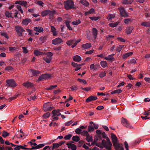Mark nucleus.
<instances>
[{
	"label": "nucleus",
	"mask_w": 150,
	"mask_h": 150,
	"mask_svg": "<svg viewBox=\"0 0 150 150\" xmlns=\"http://www.w3.org/2000/svg\"><path fill=\"white\" fill-rule=\"evenodd\" d=\"M64 7L67 10L71 9L74 8V2L72 0H67L64 3Z\"/></svg>",
	"instance_id": "1"
},
{
	"label": "nucleus",
	"mask_w": 150,
	"mask_h": 150,
	"mask_svg": "<svg viewBox=\"0 0 150 150\" xmlns=\"http://www.w3.org/2000/svg\"><path fill=\"white\" fill-rule=\"evenodd\" d=\"M102 144L103 147L106 148L108 150H111L112 144L109 139L108 138L107 139V142L104 139L102 140Z\"/></svg>",
	"instance_id": "2"
},
{
	"label": "nucleus",
	"mask_w": 150,
	"mask_h": 150,
	"mask_svg": "<svg viewBox=\"0 0 150 150\" xmlns=\"http://www.w3.org/2000/svg\"><path fill=\"white\" fill-rule=\"evenodd\" d=\"M6 85L8 87L12 88L15 87L17 86V84L15 80L12 79H6Z\"/></svg>",
	"instance_id": "3"
},
{
	"label": "nucleus",
	"mask_w": 150,
	"mask_h": 150,
	"mask_svg": "<svg viewBox=\"0 0 150 150\" xmlns=\"http://www.w3.org/2000/svg\"><path fill=\"white\" fill-rule=\"evenodd\" d=\"M111 138L112 142L115 148L117 149L118 146L121 145L118 142L117 138L116 136L114 134H111Z\"/></svg>",
	"instance_id": "4"
},
{
	"label": "nucleus",
	"mask_w": 150,
	"mask_h": 150,
	"mask_svg": "<svg viewBox=\"0 0 150 150\" xmlns=\"http://www.w3.org/2000/svg\"><path fill=\"white\" fill-rule=\"evenodd\" d=\"M46 57H44L43 59L46 63H49L52 60L53 54L50 52H48L46 54Z\"/></svg>",
	"instance_id": "5"
},
{
	"label": "nucleus",
	"mask_w": 150,
	"mask_h": 150,
	"mask_svg": "<svg viewBox=\"0 0 150 150\" xmlns=\"http://www.w3.org/2000/svg\"><path fill=\"white\" fill-rule=\"evenodd\" d=\"M121 123L122 125L127 128L131 129L133 128L128 121L126 119L122 118L121 120Z\"/></svg>",
	"instance_id": "6"
},
{
	"label": "nucleus",
	"mask_w": 150,
	"mask_h": 150,
	"mask_svg": "<svg viewBox=\"0 0 150 150\" xmlns=\"http://www.w3.org/2000/svg\"><path fill=\"white\" fill-rule=\"evenodd\" d=\"M15 28L18 35L19 36H22L23 32L25 31L19 25L16 26Z\"/></svg>",
	"instance_id": "7"
},
{
	"label": "nucleus",
	"mask_w": 150,
	"mask_h": 150,
	"mask_svg": "<svg viewBox=\"0 0 150 150\" xmlns=\"http://www.w3.org/2000/svg\"><path fill=\"white\" fill-rule=\"evenodd\" d=\"M83 134L86 136V139L88 142L92 141L93 137L91 135H89L88 132L86 131H83L82 132Z\"/></svg>",
	"instance_id": "8"
},
{
	"label": "nucleus",
	"mask_w": 150,
	"mask_h": 150,
	"mask_svg": "<svg viewBox=\"0 0 150 150\" xmlns=\"http://www.w3.org/2000/svg\"><path fill=\"white\" fill-rule=\"evenodd\" d=\"M62 40L60 38H56L52 40V43L54 45H57L62 42Z\"/></svg>",
	"instance_id": "9"
},
{
	"label": "nucleus",
	"mask_w": 150,
	"mask_h": 150,
	"mask_svg": "<svg viewBox=\"0 0 150 150\" xmlns=\"http://www.w3.org/2000/svg\"><path fill=\"white\" fill-rule=\"evenodd\" d=\"M50 76L49 74H42L39 76L38 79V81L42 80L43 79H48L50 78Z\"/></svg>",
	"instance_id": "10"
},
{
	"label": "nucleus",
	"mask_w": 150,
	"mask_h": 150,
	"mask_svg": "<svg viewBox=\"0 0 150 150\" xmlns=\"http://www.w3.org/2000/svg\"><path fill=\"white\" fill-rule=\"evenodd\" d=\"M119 11L121 16H127V14L125 11L124 8L123 7H121L119 8Z\"/></svg>",
	"instance_id": "11"
},
{
	"label": "nucleus",
	"mask_w": 150,
	"mask_h": 150,
	"mask_svg": "<svg viewBox=\"0 0 150 150\" xmlns=\"http://www.w3.org/2000/svg\"><path fill=\"white\" fill-rule=\"evenodd\" d=\"M43 108L44 110L45 111H50L52 109L51 108V105L48 103L44 104Z\"/></svg>",
	"instance_id": "12"
},
{
	"label": "nucleus",
	"mask_w": 150,
	"mask_h": 150,
	"mask_svg": "<svg viewBox=\"0 0 150 150\" xmlns=\"http://www.w3.org/2000/svg\"><path fill=\"white\" fill-rule=\"evenodd\" d=\"M23 86L27 88H30L33 87L34 84L33 83L29 82L24 83L23 84Z\"/></svg>",
	"instance_id": "13"
},
{
	"label": "nucleus",
	"mask_w": 150,
	"mask_h": 150,
	"mask_svg": "<svg viewBox=\"0 0 150 150\" xmlns=\"http://www.w3.org/2000/svg\"><path fill=\"white\" fill-rule=\"evenodd\" d=\"M97 98V97L96 96H90L86 99V102L88 103L89 102L91 101L95 100Z\"/></svg>",
	"instance_id": "14"
},
{
	"label": "nucleus",
	"mask_w": 150,
	"mask_h": 150,
	"mask_svg": "<svg viewBox=\"0 0 150 150\" xmlns=\"http://www.w3.org/2000/svg\"><path fill=\"white\" fill-rule=\"evenodd\" d=\"M60 110L57 109V110H54L52 111V113L53 114L52 117L54 116H59L61 115V113L60 112Z\"/></svg>",
	"instance_id": "15"
},
{
	"label": "nucleus",
	"mask_w": 150,
	"mask_h": 150,
	"mask_svg": "<svg viewBox=\"0 0 150 150\" xmlns=\"http://www.w3.org/2000/svg\"><path fill=\"white\" fill-rule=\"evenodd\" d=\"M115 54H111L109 55L107 57H105L104 59L107 60L109 61H112L114 60L115 59L113 57Z\"/></svg>",
	"instance_id": "16"
},
{
	"label": "nucleus",
	"mask_w": 150,
	"mask_h": 150,
	"mask_svg": "<svg viewBox=\"0 0 150 150\" xmlns=\"http://www.w3.org/2000/svg\"><path fill=\"white\" fill-rule=\"evenodd\" d=\"M91 47V44L89 43H87L83 44L81 46V47L83 49H88Z\"/></svg>",
	"instance_id": "17"
},
{
	"label": "nucleus",
	"mask_w": 150,
	"mask_h": 150,
	"mask_svg": "<svg viewBox=\"0 0 150 150\" xmlns=\"http://www.w3.org/2000/svg\"><path fill=\"white\" fill-rule=\"evenodd\" d=\"M51 32L52 33L54 36H55L57 35L58 33L56 31V28L53 26H51Z\"/></svg>",
	"instance_id": "18"
},
{
	"label": "nucleus",
	"mask_w": 150,
	"mask_h": 150,
	"mask_svg": "<svg viewBox=\"0 0 150 150\" xmlns=\"http://www.w3.org/2000/svg\"><path fill=\"white\" fill-rule=\"evenodd\" d=\"M30 71L31 72L33 76H37L41 73L40 71L34 69H31Z\"/></svg>",
	"instance_id": "19"
},
{
	"label": "nucleus",
	"mask_w": 150,
	"mask_h": 150,
	"mask_svg": "<svg viewBox=\"0 0 150 150\" xmlns=\"http://www.w3.org/2000/svg\"><path fill=\"white\" fill-rule=\"evenodd\" d=\"M34 30L38 33H41L44 31L43 28L42 27L40 26L34 27Z\"/></svg>",
	"instance_id": "20"
},
{
	"label": "nucleus",
	"mask_w": 150,
	"mask_h": 150,
	"mask_svg": "<svg viewBox=\"0 0 150 150\" xmlns=\"http://www.w3.org/2000/svg\"><path fill=\"white\" fill-rule=\"evenodd\" d=\"M31 21V19L29 18H25L22 21V23L24 25H27Z\"/></svg>",
	"instance_id": "21"
},
{
	"label": "nucleus",
	"mask_w": 150,
	"mask_h": 150,
	"mask_svg": "<svg viewBox=\"0 0 150 150\" xmlns=\"http://www.w3.org/2000/svg\"><path fill=\"white\" fill-rule=\"evenodd\" d=\"M133 52H130L125 54L123 55L122 57L124 59L126 60L128 57L131 56Z\"/></svg>",
	"instance_id": "22"
},
{
	"label": "nucleus",
	"mask_w": 150,
	"mask_h": 150,
	"mask_svg": "<svg viewBox=\"0 0 150 150\" xmlns=\"http://www.w3.org/2000/svg\"><path fill=\"white\" fill-rule=\"evenodd\" d=\"M98 30L95 28H93L92 29V32L93 37L95 39L97 37L98 34Z\"/></svg>",
	"instance_id": "23"
},
{
	"label": "nucleus",
	"mask_w": 150,
	"mask_h": 150,
	"mask_svg": "<svg viewBox=\"0 0 150 150\" xmlns=\"http://www.w3.org/2000/svg\"><path fill=\"white\" fill-rule=\"evenodd\" d=\"M67 145L68 146V148H71L73 150H76V146L74 144L70 143H67Z\"/></svg>",
	"instance_id": "24"
},
{
	"label": "nucleus",
	"mask_w": 150,
	"mask_h": 150,
	"mask_svg": "<svg viewBox=\"0 0 150 150\" xmlns=\"http://www.w3.org/2000/svg\"><path fill=\"white\" fill-rule=\"evenodd\" d=\"M134 29V27L133 26L128 27L127 28L126 30V33L127 34H130L132 30Z\"/></svg>",
	"instance_id": "25"
},
{
	"label": "nucleus",
	"mask_w": 150,
	"mask_h": 150,
	"mask_svg": "<svg viewBox=\"0 0 150 150\" xmlns=\"http://www.w3.org/2000/svg\"><path fill=\"white\" fill-rule=\"evenodd\" d=\"M141 25L146 28L150 27V22L145 21L141 23Z\"/></svg>",
	"instance_id": "26"
},
{
	"label": "nucleus",
	"mask_w": 150,
	"mask_h": 150,
	"mask_svg": "<svg viewBox=\"0 0 150 150\" xmlns=\"http://www.w3.org/2000/svg\"><path fill=\"white\" fill-rule=\"evenodd\" d=\"M73 59L74 61L77 62H79L81 60V57L77 55L74 56Z\"/></svg>",
	"instance_id": "27"
},
{
	"label": "nucleus",
	"mask_w": 150,
	"mask_h": 150,
	"mask_svg": "<svg viewBox=\"0 0 150 150\" xmlns=\"http://www.w3.org/2000/svg\"><path fill=\"white\" fill-rule=\"evenodd\" d=\"M48 13V14L49 16V18L51 19L53 18L54 14L55 13V11L54 10L51 11L49 10Z\"/></svg>",
	"instance_id": "28"
},
{
	"label": "nucleus",
	"mask_w": 150,
	"mask_h": 150,
	"mask_svg": "<svg viewBox=\"0 0 150 150\" xmlns=\"http://www.w3.org/2000/svg\"><path fill=\"white\" fill-rule=\"evenodd\" d=\"M34 54L36 56H38L44 54V53L43 52L39 51L38 50H35L34 51Z\"/></svg>",
	"instance_id": "29"
},
{
	"label": "nucleus",
	"mask_w": 150,
	"mask_h": 150,
	"mask_svg": "<svg viewBox=\"0 0 150 150\" xmlns=\"http://www.w3.org/2000/svg\"><path fill=\"white\" fill-rule=\"evenodd\" d=\"M16 3L20 5H23L25 7L26 6L28 5L26 1H17Z\"/></svg>",
	"instance_id": "30"
},
{
	"label": "nucleus",
	"mask_w": 150,
	"mask_h": 150,
	"mask_svg": "<svg viewBox=\"0 0 150 150\" xmlns=\"http://www.w3.org/2000/svg\"><path fill=\"white\" fill-rule=\"evenodd\" d=\"M12 13L9 11H6L5 13V15L8 18H13L12 16Z\"/></svg>",
	"instance_id": "31"
},
{
	"label": "nucleus",
	"mask_w": 150,
	"mask_h": 150,
	"mask_svg": "<svg viewBox=\"0 0 150 150\" xmlns=\"http://www.w3.org/2000/svg\"><path fill=\"white\" fill-rule=\"evenodd\" d=\"M49 10H46L42 11L41 13V14L42 17H44L47 15L48 14Z\"/></svg>",
	"instance_id": "32"
},
{
	"label": "nucleus",
	"mask_w": 150,
	"mask_h": 150,
	"mask_svg": "<svg viewBox=\"0 0 150 150\" xmlns=\"http://www.w3.org/2000/svg\"><path fill=\"white\" fill-rule=\"evenodd\" d=\"M70 21L68 20H66L65 21V23L66 24V25L67 27L68 28V29L69 30H72V28L70 26Z\"/></svg>",
	"instance_id": "33"
},
{
	"label": "nucleus",
	"mask_w": 150,
	"mask_h": 150,
	"mask_svg": "<svg viewBox=\"0 0 150 150\" xmlns=\"http://www.w3.org/2000/svg\"><path fill=\"white\" fill-rule=\"evenodd\" d=\"M100 64L101 66L103 68H105L108 66L107 62L105 61H103L101 62Z\"/></svg>",
	"instance_id": "34"
},
{
	"label": "nucleus",
	"mask_w": 150,
	"mask_h": 150,
	"mask_svg": "<svg viewBox=\"0 0 150 150\" xmlns=\"http://www.w3.org/2000/svg\"><path fill=\"white\" fill-rule=\"evenodd\" d=\"M124 46V45H119L116 48V51L118 52H120Z\"/></svg>",
	"instance_id": "35"
},
{
	"label": "nucleus",
	"mask_w": 150,
	"mask_h": 150,
	"mask_svg": "<svg viewBox=\"0 0 150 150\" xmlns=\"http://www.w3.org/2000/svg\"><path fill=\"white\" fill-rule=\"evenodd\" d=\"M115 17V15L113 14H108L107 16V18L108 20L111 19Z\"/></svg>",
	"instance_id": "36"
},
{
	"label": "nucleus",
	"mask_w": 150,
	"mask_h": 150,
	"mask_svg": "<svg viewBox=\"0 0 150 150\" xmlns=\"http://www.w3.org/2000/svg\"><path fill=\"white\" fill-rule=\"evenodd\" d=\"M132 19L131 18H128L124 19V21L125 24H127L131 22L132 21Z\"/></svg>",
	"instance_id": "37"
},
{
	"label": "nucleus",
	"mask_w": 150,
	"mask_h": 150,
	"mask_svg": "<svg viewBox=\"0 0 150 150\" xmlns=\"http://www.w3.org/2000/svg\"><path fill=\"white\" fill-rule=\"evenodd\" d=\"M71 65L74 67H78L81 66L83 64H78L74 62H72Z\"/></svg>",
	"instance_id": "38"
},
{
	"label": "nucleus",
	"mask_w": 150,
	"mask_h": 150,
	"mask_svg": "<svg viewBox=\"0 0 150 150\" xmlns=\"http://www.w3.org/2000/svg\"><path fill=\"white\" fill-rule=\"evenodd\" d=\"M72 139L73 141L76 142H77L80 140V138L79 136H73L72 137Z\"/></svg>",
	"instance_id": "39"
},
{
	"label": "nucleus",
	"mask_w": 150,
	"mask_h": 150,
	"mask_svg": "<svg viewBox=\"0 0 150 150\" xmlns=\"http://www.w3.org/2000/svg\"><path fill=\"white\" fill-rule=\"evenodd\" d=\"M119 23V22H116L114 23H111L109 24V26L112 27H114L116 26Z\"/></svg>",
	"instance_id": "40"
},
{
	"label": "nucleus",
	"mask_w": 150,
	"mask_h": 150,
	"mask_svg": "<svg viewBox=\"0 0 150 150\" xmlns=\"http://www.w3.org/2000/svg\"><path fill=\"white\" fill-rule=\"evenodd\" d=\"M81 21L79 20H77L75 21L72 22V23L73 25H77L80 24Z\"/></svg>",
	"instance_id": "41"
},
{
	"label": "nucleus",
	"mask_w": 150,
	"mask_h": 150,
	"mask_svg": "<svg viewBox=\"0 0 150 150\" xmlns=\"http://www.w3.org/2000/svg\"><path fill=\"white\" fill-rule=\"evenodd\" d=\"M94 12V9L93 8H91L89 11L85 13V15H87L89 14L92 13Z\"/></svg>",
	"instance_id": "42"
},
{
	"label": "nucleus",
	"mask_w": 150,
	"mask_h": 150,
	"mask_svg": "<svg viewBox=\"0 0 150 150\" xmlns=\"http://www.w3.org/2000/svg\"><path fill=\"white\" fill-rule=\"evenodd\" d=\"M52 149H55L57 148L59 146L58 143H54L52 145Z\"/></svg>",
	"instance_id": "43"
},
{
	"label": "nucleus",
	"mask_w": 150,
	"mask_h": 150,
	"mask_svg": "<svg viewBox=\"0 0 150 150\" xmlns=\"http://www.w3.org/2000/svg\"><path fill=\"white\" fill-rule=\"evenodd\" d=\"M91 20L92 21H96L98 20V19H100V16L99 17H89Z\"/></svg>",
	"instance_id": "44"
},
{
	"label": "nucleus",
	"mask_w": 150,
	"mask_h": 150,
	"mask_svg": "<svg viewBox=\"0 0 150 150\" xmlns=\"http://www.w3.org/2000/svg\"><path fill=\"white\" fill-rule=\"evenodd\" d=\"M9 135V133L5 131H4L2 132V136L3 137H6L8 136Z\"/></svg>",
	"instance_id": "45"
},
{
	"label": "nucleus",
	"mask_w": 150,
	"mask_h": 150,
	"mask_svg": "<svg viewBox=\"0 0 150 150\" xmlns=\"http://www.w3.org/2000/svg\"><path fill=\"white\" fill-rule=\"evenodd\" d=\"M71 90L73 91H76L78 89V86H77L73 85L70 87Z\"/></svg>",
	"instance_id": "46"
},
{
	"label": "nucleus",
	"mask_w": 150,
	"mask_h": 150,
	"mask_svg": "<svg viewBox=\"0 0 150 150\" xmlns=\"http://www.w3.org/2000/svg\"><path fill=\"white\" fill-rule=\"evenodd\" d=\"M57 86L56 85H51L49 87L47 88H46V90H50L52 89L53 88H56L57 87Z\"/></svg>",
	"instance_id": "47"
},
{
	"label": "nucleus",
	"mask_w": 150,
	"mask_h": 150,
	"mask_svg": "<svg viewBox=\"0 0 150 150\" xmlns=\"http://www.w3.org/2000/svg\"><path fill=\"white\" fill-rule=\"evenodd\" d=\"M13 68L11 66H8L7 67L4 69L5 71H10L13 69Z\"/></svg>",
	"instance_id": "48"
},
{
	"label": "nucleus",
	"mask_w": 150,
	"mask_h": 150,
	"mask_svg": "<svg viewBox=\"0 0 150 150\" xmlns=\"http://www.w3.org/2000/svg\"><path fill=\"white\" fill-rule=\"evenodd\" d=\"M93 126L92 125H90L88 127V130L89 132H93L94 130Z\"/></svg>",
	"instance_id": "49"
},
{
	"label": "nucleus",
	"mask_w": 150,
	"mask_h": 150,
	"mask_svg": "<svg viewBox=\"0 0 150 150\" xmlns=\"http://www.w3.org/2000/svg\"><path fill=\"white\" fill-rule=\"evenodd\" d=\"M105 75L106 73L105 72H102L99 74V76L101 78L105 76Z\"/></svg>",
	"instance_id": "50"
},
{
	"label": "nucleus",
	"mask_w": 150,
	"mask_h": 150,
	"mask_svg": "<svg viewBox=\"0 0 150 150\" xmlns=\"http://www.w3.org/2000/svg\"><path fill=\"white\" fill-rule=\"evenodd\" d=\"M90 69L91 70H96L97 69L95 67L94 64H92L90 66Z\"/></svg>",
	"instance_id": "51"
},
{
	"label": "nucleus",
	"mask_w": 150,
	"mask_h": 150,
	"mask_svg": "<svg viewBox=\"0 0 150 150\" xmlns=\"http://www.w3.org/2000/svg\"><path fill=\"white\" fill-rule=\"evenodd\" d=\"M81 89L82 90H84L85 91H90L91 89V88L90 87H87L85 88H83L82 87H81Z\"/></svg>",
	"instance_id": "52"
},
{
	"label": "nucleus",
	"mask_w": 150,
	"mask_h": 150,
	"mask_svg": "<svg viewBox=\"0 0 150 150\" xmlns=\"http://www.w3.org/2000/svg\"><path fill=\"white\" fill-rule=\"evenodd\" d=\"M72 135L70 134H69L65 136L64 137V139L65 140H69L70 139Z\"/></svg>",
	"instance_id": "53"
},
{
	"label": "nucleus",
	"mask_w": 150,
	"mask_h": 150,
	"mask_svg": "<svg viewBox=\"0 0 150 150\" xmlns=\"http://www.w3.org/2000/svg\"><path fill=\"white\" fill-rule=\"evenodd\" d=\"M22 48L23 49V52L25 54H27L28 52V50L27 49L26 47H23Z\"/></svg>",
	"instance_id": "54"
},
{
	"label": "nucleus",
	"mask_w": 150,
	"mask_h": 150,
	"mask_svg": "<svg viewBox=\"0 0 150 150\" xmlns=\"http://www.w3.org/2000/svg\"><path fill=\"white\" fill-rule=\"evenodd\" d=\"M78 81H79V82H82L84 84H86L87 83V82L85 79H78Z\"/></svg>",
	"instance_id": "55"
},
{
	"label": "nucleus",
	"mask_w": 150,
	"mask_h": 150,
	"mask_svg": "<svg viewBox=\"0 0 150 150\" xmlns=\"http://www.w3.org/2000/svg\"><path fill=\"white\" fill-rule=\"evenodd\" d=\"M74 42V40H71L67 41L66 43L68 45H70Z\"/></svg>",
	"instance_id": "56"
},
{
	"label": "nucleus",
	"mask_w": 150,
	"mask_h": 150,
	"mask_svg": "<svg viewBox=\"0 0 150 150\" xmlns=\"http://www.w3.org/2000/svg\"><path fill=\"white\" fill-rule=\"evenodd\" d=\"M114 37V36L112 35H108L106 37V39L108 40H109L111 39V38H113Z\"/></svg>",
	"instance_id": "57"
},
{
	"label": "nucleus",
	"mask_w": 150,
	"mask_h": 150,
	"mask_svg": "<svg viewBox=\"0 0 150 150\" xmlns=\"http://www.w3.org/2000/svg\"><path fill=\"white\" fill-rule=\"evenodd\" d=\"M50 115V113L49 112H47L43 115V117L45 118H47Z\"/></svg>",
	"instance_id": "58"
},
{
	"label": "nucleus",
	"mask_w": 150,
	"mask_h": 150,
	"mask_svg": "<svg viewBox=\"0 0 150 150\" xmlns=\"http://www.w3.org/2000/svg\"><path fill=\"white\" fill-rule=\"evenodd\" d=\"M17 8L22 14L23 13V11L21 8V6L20 5H17Z\"/></svg>",
	"instance_id": "59"
},
{
	"label": "nucleus",
	"mask_w": 150,
	"mask_h": 150,
	"mask_svg": "<svg viewBox=\"0 0 150 150\" xmlns=\"http://www.w3.org/2000/svg\"><path fill=\"white\" fill-rule=\"evenodd\" d=\"M45 146V144H40L39 145H37L36 146V148L37 149L40 148H42L43 147Z\"/></svg>",
	"instance_id": "60"
},
{
	"label": "nucleus",
	"mask_w": 150,
	"mask_h": 150,
	"mask_svg": "<svg viewBox=\"0 0 150 150\" xmlns=\"http://www.w3.org/2000/svg\"><path fill=\"white\" fill-rule=\"evenodd\" d=\"M117 39L120 41L122 42H125V40L122 37H118Z\"/></svg>",
	"instance_id": "61"
},
{
	"label": "nucleus",
	"mask_w": 150,
	"mask_h": 150,
	"mask_svg": "<svg viewBox=\"0 0 150 150\" xmlns=\"http://www.w3.org/2000/svg\"><path fill=\"white\" fill-rule=\"evenodd\" d=\"M122 2L123 4H129V3L127 0H122Z\"/></svg>",
	"instance_id": "62"
},
{
	"label": "nucleus",
	"mask_w": 150,
	"mask_h": 150,
	"mask_svg": "<svg viewBox=\"0 0 150 150\" xmlns=\"http://www.w3.org/2000/svg\"><path fill=\"white\" fill-rule=\"evenodd\" d=\"M115 150H124V149L122 146H120L117 149L115 148Z\"/></svg>",
	"instance_id": "63"
},
{
	"label": "nucleus",
	"mask_w": 150,
	"mask_h": 150,
	"mask_svg": "<svg viewBox=\"0 0 150 150\" xmlns=\"http://www.w3.org/2000/svg\"><path fill=\"white\" fill-rule=\"evenodd\" d=\"M125 148L126 150H129L128 144L126 142H125L124 143Z\"/></svg>",
	"instance_id": "64"
}]
</instances>
